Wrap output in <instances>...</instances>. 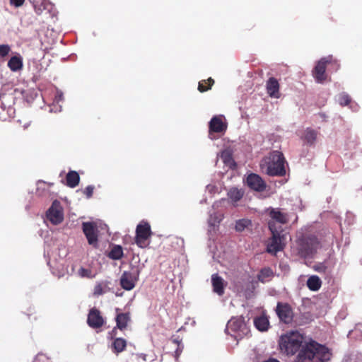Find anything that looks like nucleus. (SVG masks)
<instances>
[{
	"mask_svg": "<svg viewBox=\"0 0 362 362\" xmlns=\"http://www.w3.org/2000/svg\"><path fill=\"white\" fill-rule=\"evenodd\" d=\"M151 236V226L147 222L142 221L136 229V243L140 247H146L148 245V240Z\"/></svg>",
	"mask_w": 362,
	"mask_h": 362,
	"instance_id": "obj_6",
	"label": "nucleus"
},
{
	"mask_svg": "<svg viewBox=\"0 0 362 362\" xmlns=\"http://www.w3.org/2000/svg\"><path fill=\"white\" fill-rule=\"evenodd\" d=\"M23 58L20 54L12 57L8 62V66L12 71H18L23 69Z\"/></svg>",
	"mask_w": 362,
	"mask_h": 362,
	"instance_id": "obj_21",
	"label": "nucleus"
},
{
	"mask_svg": "<svg viewBox=\"0 0 362 362\" xmlns=\"http://www.w3.org/2000/svg\"><path fill=\"white\" fill-rule=\"evenodd\" d=\"M254 324L255 327L261 332L267 330L269 325V320L265 316L256 317L254 320Z\"/></svg>",
	"mask_w": 362,
	"mask_h": 362,
	"instance_id": "obj_27",
	"label": "nucleus"
},
{
	"mask_svg": "<svg viewBox=\"0 0 362 362\" xmlns=\"http://www.w3.org/2000/svg\"><path fill=\"white\" fill-rule=\"evenodd\" d=\"M223 218V214L221 212H209V217L208 218V224L209 226L212 230H216L218 226L221 221Z\"/></svg>",
	"mask_w": 362,
	"mask_h": 362,
	"instance_id": "obj_20",
	"label": "nucleus"
},
{
	"mask_svg": "<svg viewBox=\"0 0 362 362\" xmlns=\"http://www.w3.org/2000/svg\"><path fill=\"white\" fill-rule=\"evenodd\" d=\"M279 346L282 353L294 355L297 351L296 362H327L331 353L325 346L315 341H303V337L297 331L288 332L280 337Z\"/></svg>",
	"mask_w": 362,
	"mask_h": 362,
	"instance_id": "obj_1",
	"label": "nucleus"
},
{
	"mask_svg": "<svg viewBox=\"0 0 362 362\" xmlns=\"http://www.w3.org/2000/svg\"><path fill=\"white\" fill-rule=\"evenodd\" d=\"M93 190H94L93 186L88 185V187H86V188L85 189L84 193L86 195L87 198H90L92 197Z\"/></svg>",
	"mask_w": 362,
	"mask_h": 362,
	"instance_id": "obj_40",
	"label": "nucleus"
},
{
	"mask_svg": "<svg viewBox=\"0 0 362 362\" xmlns=\"http://www.w3.org/2000/svg\"><path fill=\"white\" fill-rule=\"evenodd\" d=\"M273 276V272L269 268L262 269L257 276L259 281L262 283L269 281Z\"/></svg>",
	"mask_w": 362,
	"mask_h": 362,
	"instance_id": "obj_30",
	"label": "nucleus"
},
{
	"mask_svg": "<svg viewBox=\"0 0 362 362\" xmlns=\"http://www.w3.org/2000/svg\"><path fill=\"white\" fill-rule=\"evenodd\" d=\"M4 94L0 93V100H1L4 97Z\"/></svg>",
	"mask_w": 362,
	"mask_h": 362,
	"instance_id": "obj_45",
	"label": "nucleus"
},
{
	"mask_svg": "<svg viewBox=\"0 0 362 362\" xmlns=\"http://www.w3.org/2000/svg\"><path fill=\"white\" fill-rule=\"evenodd\" d=\"M270 217L272 219L269 222L275 223L276 227H281V224L286 223L288 221L287 216L279 209H272L270 212Z\"/></svg>",
	"mask_w": 362,
	"mask_h": 362,
	"instance_id": "obj_15",
	"label": "nucleus"
},
{
	"mask_svg": "<svg viewBox=\"0 0 362 362\" xmlns=\"http://www.w3.org/2000/svg\"><path fill=\"white\" fill-rule=\"evenodd\" d=\"M206 191L208 192H209L210 194H214V193H216L218 191V188L216 185H212V184L208 185L206 187Z\"/></svg>",
	"mask_w": 362,
	"mask_h": 362,
	"instance_id": "obj_39",
	"label": "nucleus"
},
{
	"mask_svg": "<svg viewBox=\"0 0 362 362\" xmlns=\"http://www.w3.org/2000/svg\"><path fill=\"white\" fill-rule=\"evenodd\" d=\"M269 228L272 236L268 240L267 251L272 255H276L284 248L286 239V234L284 233L281 227H276L274 222H269Z\"/></svg>",
	"mask_w": 362,
	"mask_h": 362,
	"instance_id": "obj_3",
	"label": "nucleus"
},
{
	"mask_svg": "<svg viewBox=\"0 0 362 362\" xmlns=\"http://www.w3.org/2000/svg\"><path fill=\"white\" fill-rule=\"evenodd\" d=\"M317 137V132L310 129H307L305 132L304 139L309 144H313Z\"/></svg>",
	"mask_w": 362,
	"mask_h": 362,
	"instance_id": "obj_34",
	"label": "nucleus"
},
{
	"mask_svg": "<svg viewBox=\"0 0 362 362\" xmlns=\"http://www.w3.org/2000/svg\"><path fill=\"white\" fill-rule=\"evenodd\" d=\"M246 183L250 189L257 192H262L266 188L265 182L257 174H250L246 178Z\"/></svg>",
	"mask_w": 362,
	"mask_h": 362,
	"instance_id": "obj_11",
	"label": "nucleus"
},
{
	"mask_svg": "<svg viewBox=\"0 0 362 362\" xmlns=\"http://www.w3.org/2000/svg\"><path fill=\"white\" fill-rule=\"evenodd\" d=\"M320 247L317 238L313 235L303 237L297 241L298 254L302 257H311Z\"/></svg>",
	"mask_w": 362,
	"mask_h": 362,
	"instance_id": "obj_4",
	"label": "nucleus"
},
{
	"mask_svg": "<svg viewBox=\"0 0 362 362\" xmlns=\"http://www.w3.org/2000/svg\"><path fill=\"white\" fill-rule=\"evenodd\" d=\"M218 156L222 160L223 163L230 168H232L235 165V162L232 158L231 151L229 149L223 150Z\"/></svg>",
	"mask_w": 362,
	"mask_h": 362,
	"instance_id": "obj_26",
	"label": "nucleus"
},
{
	"mask_svg": "<svg viewBox=\"0 0 362 362\" xmlns=\"http://www.w3.org/2000/svg\"><path fill=\"white\" fill-rule=\"evenodd\" d=\"M136 277L130 272H124L120 278L121 286L127 290L130 291L134 288L135 286Z\"/></svg>",
	"mask_w": 362,
	"mask_h": 362,
	"instance_id": "obj_14",
	"label": "nucleus"
},
{
	"mask_svg": "<svg viewBox=\"0 0 362 362\" xmlns=\"http://www.w3.org/2000/svg\"><path fill=\"white\" fill-rule=\"evenodd\" d=\"M267 90L271 98H279L280 97L279 84L276 78L272 77L267 81Z\"/></svg>",
	"mask_w": 362,
	"mask_h": 362,
	"instance_id": "obj_17",
	"label": "nucleus"
},
{
	"mask_svg": "<svg viewBox=\"0 0 362 362\" xmlns=\"http://www.w3.org/2000/svg\"><path fill=\"white\" fill-rule=\"evenodd\" d=\"M127 341L122 338H116L112 342L114 351L116 353L122 352L126 347Z\"/></svg>",
	"mask_w": 362,
	"mask_h": 362,
	"instance_id": "obj_32",
	"label": "nucleus"
},
{
	"mask_svg": "<svg viewBox=\"0 0 362 362\" xmlns=\"http://www.w3.org/2000/svg\"><path fill=\"white\" fill-rule=\"evenodd\" d=\"M214 83V80L209 78L207 81H202L199 83L198 89L200 92H204L210 88Z\"/></svg>",
	"mask_w": 362,
	"mask_h": 362,
	"instance_id": "obj_35",
	"label": "nucleus"
},
{
	"mask_svg": "<svg viewBox=\"0 0 362 362\" xmlns=\"http://www.w3.org/2000/svg\"><path fill=\"white\" fill-rule=\"evenodd\" d=\"M30 1L33 4L35 13L38 15L45 11L50 12L53 7L52 4L47 0H30Z\"/></svg>",
	"mask_w": 362,
	"mask_h": 362,
	"instance_id": "obj_16",
	"label": "nucleus"
},
{
	"mask_svg": "<svg viewBox=\"0 0 362 362\" xmlns=\"http://www.w3.org/2000/svg\"><path fill=\"white\" fill-rule=\"evenodd\" d=\"M244 193L242 189L232 187L228 191L227 194L233 203H236L243 198Z\"/></svg>",
	"mask_w": 362,
	"mask_h": 362,
	"instance_id": "obj_24",
	"label": "nucleus"
},
{
	"mask_svg": "<svg viewBox=\"0 0 362 362\" xmlns=\"http://www.w3.org/2000/svg\"><path fill=\"white\" fill-rule=\"evenodd\" d=\"M327 267L324 264L320 263L315 266V270L320 273H325L326 272Z\"/></svg>",
	"mask_w": 362,
	"mask_h": 362,
	"instance_id": "obj_41",
	"label": "nucleus"
},
{
	"mask_svg": "<svg viewBox=\"0 0 362 362\" xmlns=\"http://www.w3.org/2000/svg\"><path fill=\"white\" fill-rule=\"evenodd\" d=\"M234 228L235 231L238 233L250 231L252 229V222L247 218L236 220L235 222Z\"/></svg>",
	"mask_w": 362,
	"mask_h": 362,
	"instance_id": "obj_18",
	"label": "nucleus"
},
{
	"mask_svg": "<svg viewBox=\"0 0 362 362\" xmlns=\"http://www.w3.org/2000/svg\"><path fill=\"white\" fill-rule=\"evenodd\" d=\"M218 202H216V203L213 205V208L218 207Z\"/></svg>",
	"mask_w": 362,
	"mask_h": 362,
	"instance_id": "obj_44",
	"label": "nucleus"
},
{
	"mask_svg": "<svg viewBox=\"0 0 362 362\" xmlns=\"http://www.w3.org/2000/svg\"><path fill=\"white\" fill-rule=\"evenodd\" d=\"M307 286L312 291H317L322 286V281L316 275L310 276L307 280Z\"/></svg>",
	"mask_w": 362,
	"mask_h": 362,
	"instance_id": "obj_22",
	"label": "nucleus"
},
{
	"mask_svg": "<svg viewBox=\"0 0 362 362\" xmlns=\"http://www.w3.org/2000/svg\"><path fill=\"white\" fill-rule=\"evenodd\" d=\"M82 229L88 244L93 247H97L98 245V230L95 223L93 222H84L82 224Z\"/></svg>",
	"mask_w": 362,
	"mask_h": 362,
	"instance_id": "obj_8",
	"label": "nucleus"
},
{
	"mask_svg": "<svg viewBox=\"0 0 362 362\" xmlns=\"http://www.w3.org/2000/svg\"><path fill=\"white\" fill-rule=\"evenodd\" d=\"M262 172L270 176H281L286 173L283 154L274 151L262 159L260 163Z\"/></svg>",
	"mask_w": 362,
	"mask_h": 362,
	"instance_id": "obj_2",
	"label": "nucleus"
},
{
	"mask_svg": "<svg viewBox=\"0 0 362 362\" xmlns=\"http://www.w3.org/2000/svg\"><path fill=\"white\" fill-rule=\"evenodd\" d=\"M34 362H50L49 358L44 354H38Z\"/></svg>",
	"mask_w": 362,
	"mask_h": 362,
	"instance_id": "obj_38",
	"label": "nucleus"
},
{
	"mask_svg": "<svg viewBox=\"0 0 362 362\" xmlns=\"http://www.w3.org/2000/svg\"><path fill=\"white\" fill-rule=\"evenodd\" d=\"M211 284L214 293L218 296H222L224 293V281L217 274L211 276Z\"/></svg>",
	"mask_w": 362,
	"mask_h": 362,
	"instance_id": "obj_19",
	"label": "nucleus"
},
{
	"mask_svg": "<svg viewBox=\"0 0 362 362\" xmlns=\"http://www.w3.org/2000/svg\"><path fill=\"white\" fill-rule=\"evenodd\" d=\"M24 1L25 0H10L11 4L13 5L16 7H19L22 6Z\"/></svg>",
	"mask_w": 362,
	"mask_h": 362,
	"instance_id": "obj_42",
	"label": "nucleus"
},
{
	"mask_svg": "<svg viewBox=\"0 0 362 362\" xmlns=\"http://www.w3.org/2000/svg\"><path fill=\"white\" fill-rule=\"evenodd\" d=\"M276 312L281 322L286 324H289L292 322L293 318V313L288 304L278 303Z\"/></svg>",
	"mask_w": 362,
	"mask_h": 362,
	"instance_id": "obj_10",
	"label": "nucleus"
},
{
	"mask_svg": "<svg viewBox=\"0 0 362 362\" xmlns=\"http://www.w3.org/2000/svg\"><path fill=\"white\" fill-rule=\"evenodd\" d=\"M66 180L67 186L74 188L78 185L80 177L76 171L71 170L67 173Z\"/></svg>",
	"mask_w": 362,
	"mask_h": 362,
	"instance_id": "obj_23",
	"label": "nucleus"
},
{
	"mask_svg": "<svg viewBox=\"0 0 362 362\" xmlns=\"http://www.w3.org/2000/svg\"><path fill=\"white\" fill-rule=\"evenodd\" d=\"M88 325L92 328H99L104 324V320L96 309L90 310L87 320Z\"/></svg>",
	"mask_w": 362,
	"mask_h": 362,
	"instance_id": "obj_13",
	"label": "nucleus"
},
{
	"mask_svg": "<svg viewBox=\"0 0 362 362\" xmlns=\"http://www.w3.org/2000/svg\"><path fill=\"white\" fill-rule=\"evenodd\" d=\"M78 274L81 277H86V278H90V279H92V278L95 277V274L92 273L90 269H86V268H83V267H81L78 269Z\"/></svg>",
	"mask_w": 362,
	"mask_h": 362,
	"instance_id": "obj_36",
	"label": "nucleus"
},
{
	"mask_svg": "<svg viewBox=\"0 0 362 362\" xmlns=\"http://www.w3.org/2000/svg\"><path fill=\"white\" fill-rule=\"evenodd\" d=\"M332 59V56H328L327 57L321 59L316 64L313 71V75L317 83H322L326 80V64L327 63H329Z\"/></svg>",
	"mask_w": 362,
	"mask_h": 362,
	"instance_id": "obj_9",
	"label": "nucleus"
},
{
	"mask_svg": "<svg viewBox=\"0 0 362 362\" xmlns=\"http://www.w3.org/2000/svg\"><path fill=\"white\" fill-rule=\"evenodd\" d=\"M173 341H174L175 343H176V344H179V343H180V342L178 341V340H177V339H175ZM180 346V344H178V346Z\"/></svg>",
	"mask_w": 362,
	"mask_h": 362,
	"instance_id": "obj_46",
	"label": "nucleus"
},
{
	"mask_svg": "<svg viewBox=\"0 0 362 362\" xmlns=\"http://www.w3.org/2000/svg\"><path fill=\"white\" fill-rule=\"evenodd\" d=\"M11 51V47L8 45H0V58H4Z\"/></svg>",
	"mask_w": 362,
	"mask_h": 362,
	"instance_id": "obj_37",
	"label": "nucleus"
},
{
	"mask_svg": "<svg viewBox=\"0 0 362 362\" xmlns=\"http://www.w3.org/2000/svg\"><path fill=\"white\" fill-rule=\"evenodd\" d=\"M182 351V347H180V346L177 347V349L175 351V357L176 359L179 357V356L181 354Z\"/></svg>",
	"mask_w": 362,
	"mask_h": 362,
	"instance_id": "obj_43",
	"label": "nucleus"
},
{
	"mask_svg": "<svg viewBox=\"0 0 362 362\" xmlns=\"http://www.w3.org/2000/svg\"><path fill=\"white\" fill-rule=\"evenodd\" d=\"M226 124L224 122V117L222 115L214 116L209 122V129L211 132H223L226 131Z\"/></svg>",
	"mask_w": 362,
	"mask_h": 362,
	"instance_id": "obj_12",
	"label": "nucleus"
},
{
	"mask_svg": "<svg viewBox=\"0 0 362 362\" xmlns=\"http://www.w3.org/2000/svg\"><path fill=\"white\" fill-rule=\"evenodd\" d=\"M47 218L54 225H58L63 221V208L59 201L55 200L52 202L47 211Z\"/></svg>",
	"mask_w": 362,
	"mask_h": 362,
	"instance_id": "obj_7",
	"label": "nucleus"
},
{
	"mask_svg": "<svg viewBox=\"0 0 362 362\" xmlns=\"http://www.w3.org/2000/svg\"><path fill=\"white\" fill-rule=\"evenodd\" d=\"M123 256L122 248L119 245H115L111 250L109 257L112 259H119Z\"/></svg>",
	"mask_w": 362,
	"mask_h": 362,
	"instance_id": "obj_33",
	"label": "nucleus"
},
{
	"mask_svg": "<svg viewBox=\"0 0 362 362\" xmlns=\"http://www.w3.org/2000/svg\"><path fill=\"white\" fill-rule=\"evenodd\" d=\"M351 97L349 95L345 92L340 93L336 96V101L341 106H346L349 105L351 103Z\"/></svg>",
	"mask_w": 362,
	"mask_h": 362,
	"instance_id": "obj_31",
	"label": "nucleus"
},
{
	"mask_svg": "<svg viewBox=\"0 0 362 362\" xmlns=\"http://www.w3.org/2000/svg\"><path fill=\"white\" fill-rule=\"evenodd\" d=\"M109 284L107 281L98 282L94 287L93 295L98 296L108 292L110 291Z\"/></svg>",
	"mask_w": 362,
	"mask_h": 362,
	"instance_id": "obj_25",
	"label": "nucleus"
},
{
	"mask_svg": "<svg viewBox=\"0 0 362 362\" xmlns=\"http://www.w3.org/2000/svg\"><path fill=\"white\" fill-rule=\"evenodd\" d=\"M226 331L233 335L235 339H242L249 332V329L243 317H232L227 323Z\"/></svg>",
	"mask_w": 362,
	"mask_h": 362,
	"instance_id": "obj_5",
	"label": "nucleus"
},
{
	"mask_svg": "<svg viewBox=\"0 0 362 362\" xmlns=\"http://www.w3.org/2000/svg\"><path fill=\"white\" fill-rule=\"evenodd\" d=\"M64 100L63 93L57 89V93L54 99V107H51L49 110L50 112H59L62 111V105L59 103Z\"/></svg>",
	"mask_w": 362,
	"mask_h": 362,
	"instance_id": "obj_28",
	"label": "nucleus"
},
{
	"mask_svg": "<svg viewBox=\"0 0 362 362\" xmlns=\"http://www.w3.org/2000/svg\"><path fill=\"white\" fill-rule=\"evenodd\" d=\"M129 320V315L127 313H120L117 315L116 322L117 326L119 329H122L125 328Z\"/></svg>",
	"mask_w": 362,
	"mask_h": 362,
	"instance_id": "obj_29",
	"label": "nucleus"
}]
</instances>
